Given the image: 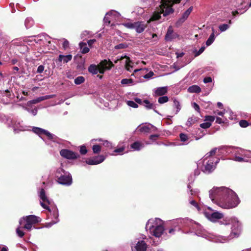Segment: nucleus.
<instances>
[{
    "label": "nucleus",
    "mask_w": 251,
    "mask_h": 251,
    "mask_svg": "<svg viewBox=\"0 0 251 251\" xmlns=\"http://www.w3.org/2000/svg\"><path fill=\"white\" fill-rule=\"evenodd\" d=\"M186 19L181 16L176 23V27H179L185 21Z\"/></svg>",
    "instance_id": "obj_36"
},
{
    "label": "nucleus",
    "mask_w": 251,
    "mask_h": 251,
    "mask_svg": "<svg viewBox=\"0 0 251 251\" xmlns=\"http://www.w3.org/2000/svg\"><path fill=\"white\" fill-rule=\"evenodd\" d=\"M147 25L144 22H135L134 29L137 33H140L143 32L147 27Z\"/></svg>",
    "instance_id": "obj_12"
},
{
    "label": "nucleus",
    "mask_w": 251,
    "mask_h": 251,
    "mask_svg": "<svg viewBox=\"0 0 251 251\" xmlns=\"http://www.w3.org/2000/svg\"><path fill=\"white\" fill-rule=\"evenodd\" d=\"M133 80L131 78H124L121 80V83L122 84H130L133 83Z\"/></svg>",
    "instance_id": "obj_32"
},
{
    "label": "nucleus",
    "mask_w": 251,
    "mask_h": 251,
    "mask_svg": "<svg viewBox=\"0 0 251 251\" xmlns=\"http://www.w3.org/2000/svg\"><path fill=\"white\" fill-rule=\"evenodd\" d=\"M188 91L190 93H199L201 92V88L196 85H194L190 86L188 89Z\"/></svg>",
    "instance_id": "obj_17"
},
{
    "label": "nucleus",
    "mask_w": 251,
    "mask_h": 251,
    "mask_svg": "<svg viewBox=\"0 0 251 251\" xmlns=\"http://www.w3.org/2000/svg\"><path fill=\"white\" fill-rule=\"evenodd\" d=\"M150 126L151 127V132H155L157 129V128L155 126H153V125H152L151 124H150Z\"/></svg>",
    "instance_id": "obj_62"
},
{
    "label": "nucleus",
    "mask_w": 251,
    "mask_h": 251,
    "mask_svg": "<svg viewBox=\"0 0 251 251\" xmlns=\"http://www.w3.org/2000/svg\"><path fill=\"white\" fill-rule=\"evenodd\" d=\"M179 137L180 139V140L182 142H185L187 141L188 140V137L187 134L185 133H180L179 134Z\"/></svg>",
    "instance_id": "obj_40"
},
{
    "label": "nucleus",
    "mask_w": 251,
    "mask_h": 251,
    "mask_svg": "<svg viewBox=\"0 0 251 251\" xmlns=\"http://www.w3.org/2000/svg\"><path fill=\"white\" fill-rule=\"evenodd\" d=\"M139 130L140 132L144 133L151 132V127L150 126V124L148 126H144L141 127L139 129Z\"/></svg>",
    "instance_id": "obj_24"
},
{
    "label": "nucleus",
    "mask_w": 251,
    "mask_h": 251,
    "mask_svg": "<svg viewBox=\"0 0 251 251\" xmlns=\"http://www.w3.org/2000/svg\"><path fill=\"white\" fill-rule=\"evenodd\" d=\"M212 33L210 34V36L208 38L206 42V45L207 46H209L212 44V43L215 40V35H214V28L212 29Z\"/></svg>",
    "instance_id": "obj_20"
},
{
    "label": "nucleus",
    "mask_w": 251,
    "mask_h": 251,
    "mask_svg": "<svg viewBox=\"0 0 251 251\" xmlns=\"http://www.w3.org/2000/svg\"><path fill=\"white\" fill-rule=\"evenodd\" d=\"M124 58L126 59L125 65L126 69L127 71L131 72L130 68H132V66H131L129 64L131 62V60H130V58L128 56H125L124 57H121L120 60H122Z\"/></svg>",
    "instance_id": "obj_19"
},
{
    "label": "nucleus",
    "mask_w": 251,
    "mask_h": 251,
    "mask_svg": "<svg viewBox=\"0 0 251 251\" xmlns=\"http://www.w3.org/2000/svg\"><path fill=\"white\" fill-rule=\"evenodd\" d=\"M125 27L130 28V29H134L135 27V22L133 23H127L124 24Z\"/></svg>",
    "instance_id": "obj_43"
},
{
    "label": "nucleus",
    "mask_w": 251,
    "mask_h": 251,
    "mask_svg": "<svg viewBox=\"0 0 251 251\" xmlns=\"http://www.w3.org/2000/svg\"><path fill=\"white\" fill-rule=\"evenodd\" d=\"M203 82L205 83L211 82L212 78L211 77H206L203 79Z\"/></svg>",
    "instance_id": "obj_54"
},
{
    "label": "nucleus",
    "mask_w": 251,
    "mask_h": 251,
    "mask_svg": "<svg viewBox=\"0 0 251 251\" xmlns=\"http://www.w3.org/2000/svg\"><path fill=\"white\" fill-rule=\"evenodd\" d=\"M72 59V55L68 54L66 55L60 54L58 57V61L61 62L63 61L64 63H67L69 61H71Z\"/></svg>",
    "instance_id": "obj_16"
},
{
    "label": "nucleus",
    "mask_w": 251,
    "mask_h": 251,
    "mask_svg": "<svg viewBox=\"0 0 251 251\" xmlns=\"http://www.w3.org/2000/svg\"><path fill=\"white\" fill-rule=\"evenodd\" d=\"M88 151L86 149V147L85 146H82L80 147V153L82 155H84L87 153Z\"/></svg>",
    "instance_id": "obj_44"
},
{
    "label": "nucleus",
    "mask_w": 251,
    "mask_h": 251,
    "mask_svg": "<svg viewBox=\"0 0 251 251\" xmlns=\"http://www.w3.org/2000/svg\"><path fill=\"white\" fill-rule=\"evenodd\" d=\"M200 126L202 128L207 129L211 126V123L210 122L203 123L202 124H201Z\"/></svg>",
    "instance_id": "obj_37"
},
{
    "label": "nucleus",
    "mask_w": 251,
    "mask_h": 251,
    "mask_svg": "<svg viewBox=\"0 0 251 251\" xmlns=\"http://www.w3.org/2000/svg\"><path fill=\"white\" fill-rule=\"evenodd\" d=\"M193 9V6H190L186 11H185L182 15L184 19L186 20L188 18L189 16L192 12Z\"/></svg>",
    "instance_id": "obj_28"
},
{
    "label": "nucleus",
    "mask_w": 251,
    "mask_h": 251,
    "mask_svg": "<svg viewBox=\"0 0 251 251\" xmlns=\"http://www.w3.org/2000/svg\"><path fill=\"white\" fill-rule=\"evenodd\" d=\"M193 107L196 111L198 112H200V107L197 103L194 102L193 104Z\"/></svg>",
    "instance_id": "obj_52"
},
{
    "label": "nucleus",
    "mask_w": 251,
    "mask_h": 251,
    "mask_svg": "<svg viewBox=\"0 0 251 251\" xmlns=\"http://www.w3.org/2000/svg\"><path fill=\"white\" fill-rule=\"evenodd\" d=\"M39 197L42 200V201H40V204L43 208L45 209L48 210L49 211H50V209L48 206V205L50 204V201L48 198L47 196L46 195L45 191L44 189H41L39 195Z\"/></svg>",
    "instance_id": "obj_7"
},
{
    "label": "nucleus",
    "mask_w": 251,
    "mask_h": 251,
    "mask_svg": "<svg viewBox=\"0 0 251 251\" xmlns=\"http://www.w3.org/2000/svg\"><path fill=\"white\" fill-rule=\"evenodd\" d=\"M143 146V144L138 141L135 142L131 145V148L137 151H139Z\"/></svg>",
    "instance_id": "obj_22"
},
{
    "label": "nucleus",
    "mask_w": 251,
    "mask_h": 251,
    "mask_svg": "<svg viewBox=\"0 0 251 251\" xmlns=\"http://www.w3.org/2000/svg\"><path fill=\"white\" fill-rule=\"evenodd\" d=\"M147 248V245L144 241H139L136 244L135 249L136 251H146Z\"/></svg>",
    "instance_id": "obj_13"
},
{
    "label": "nucleus",
    "mask_w": 251,
    "mask_h": 251,
    "mask_svg": "<svg viewBox=\"0 0 251 251\" xmlns=\"http://www.w3.org/2000/svg\"><path fill=\"white\" fill-rule=\"evenodd\" d=\"M217 149L216 148L213 149L209 152L207 153L205 155L206 158L215 155Z\"/></svg>",
    "instance_id": "obj_34"
},
{
    "label": "nucleus",
    "mask_w": 251,
    "mask_h": 251,
    "mask_svg": "<svg viewBox=\"0 0 251 251\" xmlns=\"http://www.w3.org/2000/svg\"><path fill=\"white\" fill-rule=\"evenodd\" d=\"M33 131L36 134L39 135L40 136L41 135L44 134L45 132V129L38 127H34L33 128Z\"/></svg>",
    "instance_id": "obj_26"
},
{
    "label": "nucleus",
    "mask_w": 251,
    "mask_h": 251,
    "mask_svg": "<svg viewBox=\"0 0 251 251\" xmlns=\"http://www.w3.org/2000/svg\"><path fill=\"white\" fill-rule=\"evenodd\" d=\"M79 45L81 50V52L83 54L87 53L89 51V48L87 47V44L86 43L80 42Z\"/></svg>",
    "instance_id": "obj_18"
},
{
    "label": "nucleus",
    "mask_w": 251,
    "mask_h": 251,
    "mask_svg": "<svg viewBox=\"0 0 251 251\" xmlns=\"http://www.w3.org/2000/svg\"><path fill=\"white\" fill-rule=\"evenodd\" d=\"M105 159L103 155H100L94 156L92 158H89L86 160V163L90 165H94L99 164L102 162Z\"/></svg>",
    "instance_id": "obj_10"
},
{
    "label": "nucleus",
    "mask_w": 251,
    "mask_h": 251,
    "mask_svg": "<svg viewBox=\"0 0 251 251\" xmlns=\"http://www.w3.org/2000/svg\"><path fill=\"white\" fill-rule=\"evenodd\" d=\"M17 62H18V60L16 59H12L11 61V62L12 64H13V65H14L16 63H17Z\"/></svg>",
    "instance_id": "obj_64"
},
{
    "label": "nucleus",
    "mask_w": 251,
    "mask_h": 251,
    "mask_svg": "<svg viewBox=\"0 0 251 251\" xmlns=\"http://www.w3.org/2000/svg\"><path fill=\"white\" fill-rule=\"evenodd\" d=\"M214 169L213 161L209 160L205 166V170L210 172Z\"/></svg>",
    "instance_id": "obj_21"
},
{
    "label": "nucleus",
    "mask_w": 251,
    "mask_h": 251,
    "mask_svg": "<svg viewBox=\"0 0 251 251\" xmlns=\"http://www.w3.org/2000/svg\"><path fill=\"white\" fill-rule=\"evenodd\" d=\"M228 192L230 189L226 187L213 188L209 191V197L219 205L221 200L224 199Z\"/></svg>",
    "instance_id": "obj_3"
},
{
    "label": "nucleus",
    "mask_w": 251,
    "mask_h": 251,
    "mask_svg": "<svg viewBox=\"0 0 251 251\" xmlns=\"http://www.w3.org/2000/svg\"><path fill=\"white\" fill-rule=\"evenodd\" d=\"M124 149H125L124 148L121 147V148L115 149L114 150V152H115L120 153V152H123L124 151Z\"/></svg>",
    "instance_id": "obj_58"
},
{
    "label": "nucleus",
    "mask_w": 251,
    "mask_h": 251,
    "mask_svg": "<svg viewBox=\"0 0 251 251\" xmlns=\"http://www.w3.org/2000/svg\"><path fill=\"white\" fill-rule=\"evenodd\" d=\"M62 46L64 50H66L69 48V42L67 39H64V41L62 44Z\"/></svg>",
    "instance_id": "obj_48"
},
{
    "label": "nucleus",
    "mask_w": 251,
    "mask_h": 251,
    "mask_svg": "<svg viewBox=\"0 0 251 251\" xmlns=\"http://www.w3.org/2000/svg\"><path fill=\"white\" fill-rule=\"evenodd\" d=\"M16 233L18 234V236H19L21 238L23 237L25 235L24 232L20 229V227H18L16 229Z\"/></svg>",
    "instance_id": "obj_45"
},
{
    "label": "nucleus",
    "mask_w": 251,
    "mask_h": 251,
    "mask_svg": "<svg viewBox=\"0 0 251 251\" xmlns=\"http://www.w3.org/2000/svg\"><path fill=\"white\" fill-rule=\"evenodd\" d=\"M24 219L26 222V224L24 226V228L28 231L31 229L33 225L37 224L41 221L40 218L34 215L27 216Z\"/></svg>",
    "instance_id": "obj_5"
},
{
    "label": "nucleus",
    "mask_w": 251,
    "mask_h": 251,
    "mask_svg": "<svg viewBox=\"0 0 251 251\" xmlns=\"http://www.w3.org/2000/svg\"><path fill=\"white\" fill-rule=\"evenodd\" d=\"M174 106L176 108V114H177L181 109V105L180 102L177 100L176 99L173 100Z\"/></svg>",
    "instance_id": "obj_25"
},
{
    "label": "nucleus",
    "mask_w": 251,
    "mask_h": 251,
    "mask_svg": "<svg viewBox=\"0 0 251 251\" xmlns=\"http://www.w3.org/2000/svg\"><path fill=\"white\" fill-rule=\"evenodd\" d=\"M127 47V45L126 43H121L115 46L116 50L126 49Z\"/></svg>",
    "instance_id": "obj_38"
},
{
    "label": "nucleus",
    "mask_w": 251,
    "mask_h": 251,
    "mask_svg": "<svg viewBox=\"0 0 251 251\" xmlns=\"http://www.w3.org/2000/svg\"><path fill=\"white\" fill-rule=\"evenodd\" d=\"M200 118L198 117L193 115L192 117L189 118L186 122V125L188 126H191L193 124L197 123Z\"/></svg>",
    "instance_id": "obj_15"
},
{
    "label": "nucleus",
    "mask_w": 251,
    "mask_h": 251,
    "mask_svg": "<svg viewBox=\"0 0 251 251\" xmlns=\"http://www.w3.org/2000/svg\"><path fill=\"white\" fill-rule=\"evenodd\" d=\"M134 100L137 103H138L140 104H144L143 102V101L139 98H135Z\"/></svg>",
    "instance_id": "obj_56"
},
{
    "label": "nucleus",
    "mask_w": 251,
    "mask_h": 251,
    "mask_svg": "<svg viewBox=\"0 0 251 251\" xmlns=\"http://www.w3.org/2000/svg\"><path fill=\"white\" fill-rule=\"evenodd\" d=\"M169 100V98L167 96H162L159 98L158 102L160 104H163L167 102Z\"/></svg>",
    "instance_id": "obj_31"
},
{
    "label": "nucleus",
    "mask_w": 251,
    "mask_h": 251,
    "mask_svg": "<svg viewBox=\"0 0 251 251\" xmlns=\"http://www.w3.org/2000/svg\"><path fill=\"white\" fill-rule=\"evenodd\" d=\"M190 203L193 205L194 207H195L198 210H200L201 209L199 205H198L197 201L195 200H192L190 201Z\"/></svg>",
    "instance_id": "obj_47"
},
{
    "label": "nucleus",
    "mask_w": 251,
    "mask_h": 251,
    "mask_svg": "<svg viewBox=\"0 0 251 251\" xmlns=\"http://www.w3.org/2000/svg\"><path fill=\"white\" fill-rule=\"evenodd\" d=\"M159 137V134H152L150 135L149 138L150 140H152V141H156L158 137Z\"/></svg>",
    "instance_id": "obj_49"
},
{
    "label": "nucleus",
    "mask_w": 251,
    "mask_h": 251,
    "mask_svg": "<svg viewBox=\"0 0 251 251\" xmlns=\"http://www.w3.org/2000/svg\"><path fill=\"white\" fill-rule=\"evenodd\" d=\"M154 75V73L152 71H150L149 73L147 74L144 76V77L146 79H149L151 78Z\"/></svg>",
    "instance_id": "obj_50"
},
{
    "label": "nucleus",
    "mask_w": 251,
    "mask_h": 251,
    "mask_svg": "<svg viewBox=\"0 0 251 251\" xmlns=\"http://www.w3.org/2000/svg\"><path fill=\"white\" fill-rule=\"evenodd\" d=\"M229 27V25L227 24H223L221 25H220L219 26V29L221 30V31H225L226 29H227Z\"/></svg>",
    "instance_id": "obj_41"
},
{
    "label": "nucleus",
    "mask_w": 251,
    "mask_h": 251,
    "mask_svg": "<svg viewBox=\"0 0 251 251\" xmlns=\"http://www.w3.org/2000/svg\"><path fill=\"white\" fill-rule=\"evenodd\" d=\"M92 150L94 153H98L100 151L101 147L99 145H95L93 146Z\"/></svg>",
    "instance_id": "obj_33"
},
{
    "label": "nucleus",
    "mask_w": 251,
    "mask_h": 251,
    "mask_svg": "<svg viewBox=\"0 0 251 251\" xmlns=\"http://www.w3.org/2000/svg\"><path fill=\"white\" fill-rule=\"evenodd\" d=\"M216 123L217 124H221L224 123V122L222 119V118H221L220 117H217L216 119Z\"/></svg>",
    "instance_id": "obj_57"
},
{
    "label": "nucleus",
    "mask_w": 251,
    "mask_h": 251,
    "mask_svg": "<svg viewBox=\"0 0 251 251\" xmlns=\"http://www.w3.org/2000/svg\"><path fill=\"white\" fill-rule=\"evenodd\" d=\"M180 1L181 0H161V11L163 16L166 17L174 13V10L172 7L173 5L179 3Z\"/></svg>",
    "instance_id": "obj_4"
},
{
    "label": "nucleus",
    "mask_w": 251,
    "mask_h": 251,
    "mask_svg": "<svg viewBox=\"0 0 251 251\" xmlns=\"http://www.w3.org/2000/svg\"><path fill=\"white\" fill-rule=\"evenodd\" d=\"M215 120V117L213 116H206L205 117V121H208L210 122V123L213 122Z\"/></svg>",
    "instance_id": "obj_46"
},
{
    "label": "nucleus",
    "mask_w": 251,
    "mask_h": 251,
    "mask_svg": "<svg viewBox=\"0 0 251 251\" xmlns=\"http://www.w3.org/2000/svg\"><path fill=\"white\" fill-rule=\"evenodd\" d=\"M143 102L145 104L144 106L147 108V109H154L155 105L151 103L149 100H143Z\"/></svg>",
    "instance_id": "obj_27"
},
{
    "label": "nucleus",
    "mask_w": 251,
    "mask_h": 251,
    "mask_svg": "<svg viewBox=\"0 0 251 251\" xmlns=\"http://www.w3.org/2000/svg\"><path fill=\"white\" fill-rule=\"evenodd\" d=\"M60 154L61 156L68 159H75L79 157L78 153L67 149L61 150Z\"/></svg>",
    "instance_id": "obj_8"
},
{
    "label": "nucleus",
    "mask_w": 251,
    "mask_h": 251,
    "mask_svg": "<svg viewBox=\"0 0 251 251\" xmlns=\"http://www.w3.org/2000/svg\"><path fill=\"white\" fill-rule=\"evenodd\" d=\"M168 89L167 87H161L157 88L154 92L155 96H163L167 93Z\"/></svg>",
    "instance_id": "obj_14"
},
{
    "label": "nucleus",
    "mask_w": 251,
    "mask_h": 251,
    "mask_svg": "<svg viewBox=\"0 0 251 251\" xmlns=\"http://www.w3.org/2000/svg\"><path fill=\"white\" fill-rule=\"evenodd\" d=\"M57 182L62 185H70L72 183V178L70 174L58 176L56 175Z\"/></svg>",
    "instance_id": "obj_9"
},
{
    "label": "nucleus",
    "mask_w": 251,
    "mask_h": 251,
    "mask_svg": "<svg viewBox=\"0 0 251 251\" xmlns=\"http://www.w3.org/2000/svg\"><path fill=\"white\" fill-rule=\"evenodd\" d=\"M205 50V47H201L200 50H199V51H197L195 53V56H198L199 55H200L202 52H203V51L204 50Z\"/></svg>",
    "instance_id": "obj_51"
},
{
    "label": "nucleus",
    "mask_w": 251,
    "mask_h": 251,
    "mask_svg": "<svg viewBox=\"0 0 251 251\" xmlns=\"http://www.w3.org/2000/svg\"><path fill=\"white\" fill-rule=\"evenodd\" d=\"M239 124L241 127L244 128L247 127L250 125L248 121L245 120H241V121H240Z\"/></svg>",
    "instance_id": "obj_35"
},
{
    "label": "nucleus",
    "mask_w": 251,
    "mask_h": 251,
    "mask_svg": "<svg viewBox=\"0 0 251 251\" xmlns=\"http://www.w3.org/2000/svg\"><path fill=\"white\" fill-rule=\"evenodd\" d=\"M178 36V35L177 33L174 32L172 26H170L167 29V33L165 36V39L167 41H171Z\"/></svg>",
    "instance_id": "obj_11"
},
{
    "label": "nucleus",
    "mask_w": 251,
    "mask_h": 251,
    "mask_svg": "<svg viewBox=\"0 0 251 251\" xmlns=\"http://www.w3.org/2000/svg\"><path fill=\"white\" fill-rule=\"evenodd\" d=\"M44 134L46 135L50 140H53L54 139V135L46 130H45Z\"/></svg>",
    "instance_id": "obj_42"
},
{
    "label": "nucleus",
    "mask_w": 251,
    "mask_h": 251,
    "mask_svg": "<svg viewBox=\"0 0 251 251\" xmlns=\"http://www.w3.org/2000/svg\"><path fill=\"white\" fill-rule=\"evenodd\" d=\"M235 160L236 161L242 162L244 160V158L240 156H236Z\"/></svg>",
    "instance_id": "obj_61"
},
{
    "label": "nucleus",
    "mask_w": 251,
    "mask_h": 251,
    "mask_svg": "<svg viewBox=\"0 0 251 251\" xmlns=\"http://www.w3.org/2000/svg\"><path fill=\"white\" fill-rule=\"evenodd\" d=\"M240 202L237 195L232 190L227 193L226 196L221 200L219 206L223 208L230 209L235 207Z\"/></svg>",
    "instance_id": "obj_1"
},
{
    "label": "nucleus",
    "mask_w": 251,
    "mask_h": 251,
    "mask_svg": "<svg viewBox=\"0 0 251 251\" xmlns=\"http://www.w3.org/2000/svg\"><path fill=\"white\" fill-rule=\"evenodd\" d=\"M164 229L162 225H158L156 223H154L149 227L150 232L156 237H160L163 234Z\"/></svg>",
    "instance_id": "obj_6"
},
{
    "label": "nucleus",
    "mask_w": 251,
    "mask_h": 251,
    "mask_svg": "<svg viewBox=\"0 0 251 251\" xmlns=\"http://www.w3.org/2000/svg\"><path fill=\"white\" fill-rule=\"evenodd\" d=\"M161 14H162L161 11L160 12H154L151 17L150 21H154L160 19L161 18Z\"/></svg>",
    "instance_id": "obj_23"
},
{
    "label": "nucleus",
    "mask_w": 251,
    "mask_h": 251,
    "mask_svg": "<svg viewBox=\"0 0 251 251\" xmlns=\"http://www.w3.org/2000/svg\"><path fill=\"white\" fill-rule=\"evenodd\" d=\"M44 70V66L43 65H40L38 66L37 70V73L39 74H41L43 73Z\"/></svg>",
    "instance_id": "obj_53"
},
{
    "label": "nucleus",
    "mask_w": 251,
    "mask_h": 251,
    "mask_svg": "<svg viewBox=\"0 0 251 251\" xmlns=\"http://www.w3.org/2000/svg\"><path fill=\"white\" fill-rule=\"evenodd\" d=\"M211 218L215 219H221L223 217V215L218 212H215L212 213Z\"/></svg>",
    "instance_id": "obj_30"
},
{
    "label": "nucleus",
    "mask_w": 251,
    "mask_h": 251,
    "mask_svg": "<svg viewBox=\"0 0 251 251\" xmlns=\"http://www.w3.org/2000/svg\"><path fill=\"white\" fill-rule=\"evenodd\" d=\"M104 22L106 24H110V21L109 20V18L108 17H105L103 19Z\"/></svg>",
    "instance_id": "obj_60"
},
{
    "label": "nucleus",
    "mask_w": 251,
    "mask_h": 251,
    "mask_svg": "<svg viewBox=\"0 0 251 251\" xmlns=\"http://www.w3.org/2000/svg\"><path fill=\"white\" fill-rule=\"evenodd\" d=\"M127 104L128 106L133 108H136L138 107V104L132 100H128L127 101Z\"/></svg>",
    "instance_id": "obj_39"
},
{
    "label": "nucleus",
    "mask_w": 251,
    "mask_h": 251,
    "mask_svg": "<svg viewBox=\"0 0 251 251\" xmlns=\"http://www.w3.org/2000/svg\"><path fill=\"white\" fill-rule=\"evenodd\" d=\"M85 81V78L83 76H79L75 79V83L76 85L82 84Z\"/></svg>",
    "instance_id": "obj_29"
},
{
    "label": "nucleus",
    "mask_w": 251,
    "mask_h": 251,
    "mask_svg": "<svg viewBox=\"0 0 251 251\" xmlns=\"http://www.w3.org/2000/svg\"><path fill=\"white\" fill-rule=\"evenodd\" d=\"M113 67L114 64L110 60L104 59L101 61L98 66L95 64L90 65L88 67V71L93 75H96L98 72L103 74L106 70H109Z\"/></svg>",
    "instance_id": "obj_2"
},
{
    "label": "nucleus",
    "mask_w": 251,
    "mask_h": 251,
    "mask_svg": "<svg viewBox=\"0 0 251 251\" xmlns=\"http://www.w3.org/2000/svg\"><path fill=\"white\" fill-rule=\"evenodd\" d=\"M53 215L55 219H57L58 217V212L57 210L55 209L53 212Z\"/></svg>",
    "instance_id": "obj_59"
},
{
    "label": "nucleus",
    "mask_w": 251,
    "mask_h": 251,
    "mask_svg": "<svg viewBox=\"0 0 251 251\" xmlns=\"http://www.w3.org/2000/svg\"><path fill=\"white\" fill-rule=\"evenodd\" d=\"M8 251V249L7 247L4 246V247H3L1 248L0 246V251Z\"/></svg>",
    "instance_id": "obj_63"
},
{
    "label": "nucleus",
    "mask_w": 251,
    "mask_h": 251,
    "mask_svg": "<svg viewBox=\"0 0 251 251\" xmlns=\"http://www.w3.org/2000/svg\"><path fill=\"white\" fill-rule=\"evenodd\" d=\"M96 42V39H91L88 41L87 43L90 47H92V45Z\"/></svg>",
    "instance_id": "obj_55"
}]
</instances>
